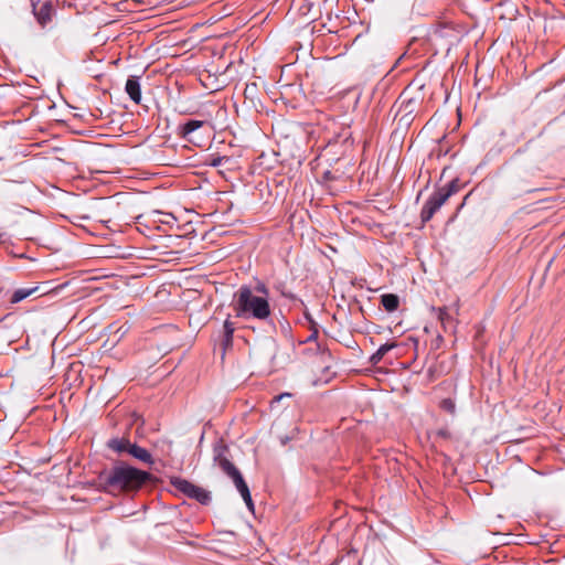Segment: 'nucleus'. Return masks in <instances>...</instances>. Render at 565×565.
Here are the masks:
<instances>
[{"instance_id":"nucleus-26","label":"nucleus","mask_w":565,"mask_h":565,"mask_svg":"<svg viewBox=\"0 0 565 565\" xmlns=\"http://www.w3.org/2000/svg\"><path fill=\"white\" fill-rule=\"evenodd\" d=\"M322 179H323L324 181H333V180H335L337 178H335V175L333 174V172H332V171L327 170V171H324V172H323V174H322Z\"/></svg>"},{"instance_id":"nucleus-19","label":"nucleus","mask_w":565,"mask_h":565,"mask_svg":"<svg viewBox=\"0 0 565 565\" xmlns=\"http://www.w3.org/2000/svg\"><path fill=\"white\" fill-rule=\"evenodd\" d=\"M231 161V158L227 157V156H211L210 159L206 161V164L211 166V167H218V166H222L224 163H227Z\"/></svg>"},{"instance_id":"nucleus-22","label":"nucleus","mask_w":565,"mask_h":565,"mask_svg":"<svg viewBox=\"0 0 565 565\" xmlns=\"http://www.w3.org/2000/svg\"><path fill=\"white\" fill-rule=\"evenodd\" d=\"M275 289L284 297V298H287L289 300H295L296 299V296L291 292V291H288L287 288H286V285L284 282H279L277 285H275Z\"/></svg>"},{"instance_id":"nucleus-14","label":"nucleus","mask_w":565,"mask_h":565,"mask_svg":"<svg viewBox=\"0 0 565 565\" xmlns=\"http://www.w3.org/2000/svg\"><path fill=\"white\" fill-rule=\"evenodd\" d=\"M396 347L395 342H387L382 344L371 356L370 364L377 365L384 358V355Z\"/></svg>"},{"instance_id":"nucleus-5","label":"nucleus","mask_w":565,"mask_h":565,"mask_svg":"<svg viewBox=\"0 0 565 565\" xmlns=\"http://www.w3.org/2000/svg\"><path fill=\"white\" fill-rule=\"evenodd\" d=\"M32 4V13L40 24L41 28H45L49 23L52 22L53 15L55 14V10L52 1L45 0H31Z\"/></svg>"},{"instance_id":"nucleus-8","label":"nucleus","mask_w":565,"mask_h":565,"mask_svg":"<svg viewBox=\"0 0 565 565\" xmlns=\"http://www.w3.org/2000/svg\"><path fill=\"white\" fill-rule=\"evenodd\" d=\"M139 79V76L131 75L127 78L125 85L126 93L135 104H140L141 102V86Z\"/></svg>"},{"instance_id":"nucleus-4","label":"nucleus","mask_w":565,"mask_h":565,"mask_svg":"<svg viewBox=\"0 0 565 565\" xmlns=\"http://www.w3.org/2000/svg\"><path fill=\"white\" fill-rule=\"evenodd\" d=\"M395 105H398L395 119L399 125L408 127L413 122L414 114L418 109V100L414 97H408L406 93H402Z\"/></svg>"},{"instance_id":"nucleus-16","label":"nucleus","mask_w":565,"mask_h":565,"mask_svg":"<svg viewBox=\"0 0 565 565\" xmlns=\"http://www.w3.org/2000/svg\"><path fill=\"white\" fill-rule=\"evenodd\" d=\"M227 477H230L237 491L239 492V494L242 493V491L246 490L248 488L246 481L244 480L241 471L235 467L233 469L230 468V471L225 473Z\"/></svg>"},{"instance_id":"nucleus-24","label":"nucleus","mask_w":565,"mask_h":565,"mask_svg":"<svg viewBox=\"0 0 565 565\" xmlns=\"http://www.w3.org/2000/svg\"><path fill=\"white\" fill-rule=\"evenodd\" d=\"M433 436H434L435 440H437V439H444V440L451 439V433L446 427L439 428V429L435 430L433 433Z\"/></svg>"},{"instance_id":"nucleus-1","label":"nucleus","mask_w":565,"mask_h":565,"mask_svg":"<svg viewBox=\"0 0 565 565\" xmlns=\"http://www.w3.org/2000/svg\"><path fill=\"white\" fill-rule=\"evenodd\" d=\"M150 472L117 461L109 471H102L98 480L108 492H137L148 481L152 480Z\"/></svg>"},{"instance_id":"nucleus-31","label":"nucleus","mask_w":565,"mask_h":565,"mask_svg":"<svg viewBox=\"0 0 565 565\" xmlns=\"http://www.w3.org/2000/svg\"><path fill=\"white\" fill-rule=\"evenodd\" d=\"M247 508L249 511L254 512V502H253V499L246 503Z\"/></svg>"},{"instance_id":"nucleus-32","label":"nucleus","mask_w":565,"mask_h":565,"mask_svg":"<svg viewBox=\"0 0 565 565\" xmlns=\"http://www.w3.org/2000/svg\"><path fill=\"white\" fill-rule=\"evenodd\" d=\"M284 396H290V394L285 393V394H281V395L277 396L276 398H277V399H281Z\"/></svg>"},{"instance_id":"nucleus-6","label":"nucleus","mask_w":565,"mask_h":565,"mask_svg":"<svg viewBox=\"0 0 565 565\" xmlns=\"http://www.w3.org/2000/svg\"><path fill=\"white\" fill-rule=\"evenodd\" d=\"M230 452L228 446L223 439H218L213 445V461L216 463L224 473L230 471L236 466L230 461L227 454Z\"/></svg>"},{"instance_id":"nucleus-30","label":"nucleus","mask_w":565,"mask_h":565,"mask_svg":"<svg viewBox=\"0 0 565 565\" xmlns=\"http://www.w3.org/2000/svg\"><path fill=\"white\" fill-rule=\"evenodd\" d=\"M305 318L308 320L309 324L312 326L313 318L309 312H305Z\"/></svg>"},{"instance_id":"nucleus-23","label":"nucleus","mask_w":565,"mask_h":565,"mask_svg":"<svg viewBox=\"0 0 565 565\" xmlns=\"http://www.w3.org/2000/svg\"><path fill=\"white\" fill-rule=\"evenodd\" d=\"M310 334L309 337L303 341V343L313 342L318 340L319 337V327L316 321H312V326H309Z\"/></svg>"},{"instance_id":"nucleus-15","label":"nucleus","mask_w":565,"mask_h":565,"mask_svg":"<svg viewBox=\"0 0 565 565\" xmlns=\"http://www.w3.org/2000/svg\"><path fill=\"white\" fill-rule=\"evenodd\" d=\"M190 499H193L203 505H209L212 497L210 491L194 484Z\"/></svg>"},{"instance_id":"nucleus-12","label":"nucleus","mask_w":565,"mask_h":565,"mask_svg":"<svg viewBox=\"0 0 565 565\" xmlns=\"http://www.w3.org/2000/svg\"><path fill=\"white\" fill-rule=\"evenodd\" d=\"M170 484L179 492L190 498L194 484L180 477H171Z\"/></svg>"},{"instance_id":"nucleus-13","label":"nucleus","mask_w":565,"mask_h":565,"mask_svg":"<svg viewBox=\"0 0 565 565\" xmlns=\"http://www.w3.org/2000/svg\"><path fill=\"white\" fill-rule=\"evenodd\" d=\"M380 302L387 312H394L399 307V297L396 294H384Z\"/></svg>"},{"instance_id":"nucleus-11","label":"nucleus","mask_w":565,"mask_h":565,"mask_svg":"<svg viewBox=\"0 0 565 565\" xmlns=\"http://www.w3.org/2000/svg\"><path fill=\"white\" fill-rule=\"evenodd\" d=\"M129 456L148 465L153 463L151 454L146 448L140 447L136 443H134L132 447L129 449Z\"/></svg>"},{"instance_id":"nucleus-10","label":"nucleus","mask_w":565,"mask_h":565,"mask_svg":"<svg viewBox=\"0 0 565 565\" xmlns=\"http://www.w3.org/2000/svg\"><path fill=\"white\" fill-rule=\"evenodd\" d=\"M236 330L235 323L231 320V316L226 318V320L223 323V331H222V339H221V345L223 350H227L228 348L233 347V335Z\"/></svg>"},{"instance_id":"nucleus-7","label":"nucleus","mask_w":565,"mask_h":565,"mask_svg":"<svg viewBox=\"0 0 565 565\" xmlns=\"http://www.w3.org/2000/svg\"><path fill=\"white\" fill-rule=\"evenodd\" d=\"M134 443L130 441L129 437H113L107 440L106 447L116 452L118 456H122L124 454L129 455V449L132 447Z\"/></svg>"},{"instance_id":"nucleus-20","label":"nucleus","mask_w":565,"mask_h":565,"mask_svg":"<svg viewBox=\"0 0 565 565\" xmlns=\"http://www.w3.org/2000/svg\"><path fill=\"white\" fill-rule=\"evenodd\" d=\"M254 294L260 296V297H266V299H269V289L268 287L266 286L265 282L263 281H257V284L255 285L254 288H252Z\"/></svg>"},{"instance_id":"nucleus-29","label":"nucleus","mask_w":565,"mask_h":565,"mask_svg":"<svg viewBox=\"0 0 565 565\" xmlns=\"http://www.w3.org/2000/svg\"><path fill=\"white\" fill-rule=\"evenodd\" d=\"M471 193H472V192H469L468 194H466V195H465V198H463V200H462L461 204H460V205L458 206V209H457V212H459V211L463 207V205L466 204L467 200L470 198Z\"/></svg>"},{"instance_id":"nucleus-2","label":"nucleus","mask_w":565,"mask_h":565,"mask_svg":"<svg viewBox=\"0 0 565 565\" xmlns=\"http://www.w3.org/2000/svg\"><path fill=\"white\" fill-rule=\"evenodd\" d=\"M232 308L236 318L268 322L271 318L269 299L254 294L249 285H241L235 291Z\"/></svg>"},{"instance_id":"nucleus-3","label":"nucleus","mask_w":565,"mask_h":565,"mask_svg":"<svg viewBox=\"0 0 565 565\" xmlns=\"http://www.w3.org/2000/svg\"><path fill=\"white\" fill-rule=\"evenodd\" d=\"M460 190L459 179L451 180L445 186L438 188L427 199L420 211L423 224L429 222L435 213L447 202V200Z\"/></svg>"},{"instance_id":"nucleus-27","label":"nucleus","mask_w":565,"mask_h":565,"mask_svg":"<svg viewBox=\"0 0 565 565\" xmlns=\"http://www.w3.org/2000/svg\"><path fill=\"white\" fill-rule=\"evenodd\" d=\"M439 319L443 323H445L446 320L450 319V316L449 313L447 312L446 309H440L439 311Z\"/></svg>"},{"instance_id":"nucleus-25","label":"nucleus","mask_w":565,"mask_h":565,"mask_svg":"<svg viewBox=\"0 0 565 565\" xmlns=\"http://www.w3.org/2000/svg\"><path fill=\"white\" fill-rule=\"evenodd\" d=\"M532 143H533V140H532V139H531V140H529V141H526L522 147H520V148H518V149L515 150V153H514V154H516V156H518V154L525 153L526 151H529V150H530V148H531Z\"/></svg>"},{"instance_id":"nucleus-9","label":"nucleus","mask_w":565,"mask_h":565,"mask_svg":"<svg viewBox=\"0 0 565 565\" xmlns=\"http://www.w3.org/2000/svg\"><path fill=\"white\" fill-rule=\"evenodd\" d=\"M204 125L205 121L203 120L189 119L185 122L179 125V136L188 141H192L191 135Z\"/></svg>"},{"instance_id":"nucleus-28","label":"nucleus","mask_w":565,"mask_h":565,"mask_svg":"<svg viewBox=\"0 0 565 565\" xmlns=\"http://www.w3.org/2000/svg\"><path fill=\"white\" fill-rule=\"evenodd\" d=\"M241 495H242V498H243L245 503H247V502H249L252 500L249 488H247L246 490L242 491Z\"/></svg>"},{"instance_id":"nucleus-18","label":"nucleus","mask_w":565,"mask_h":565,"mask_svg":"<svg viewBox=\"0 0 565 565\" xmlns=\"http://www.w3.org/2000/svg\"><path fill=\"white\" fill-rule=\"evenodd\" d=\"M456 31V28L452 23H439L434 33L440 38H447V36H451V33H454Z\"/></svg>"},{"instance_id":"nucleus-21","label":"nucleus","mask_w":565,"mask_h":565,"mask_svg":"<svg viewBox=\"0 0 565 565\" xmlns=\"http://www.w3.org/2000/svg\"><path fill=\"white\" fill-rule=\"evenodd\" d=\"M440 408L451 415L456 413V403L451 398H444L440 404Z\"/></svg>"},{"instance_id":"nucleus-17","label":"nucleus","mask_w":565,"mask_h":565,"mask_svg":"<svg viewBox=\"0 0 565 565\" xmlns=\"http://www.w3.org/2000/svg\"><path fill=\"white\" fill-rule=\"evenodd\" d=\"M38 289H39L38 287L19 288L17 290H14V292L12 294V296L10 298V302L18 303V302L24 300L25 298H28L29 296H31L32 294H34Z\"/></svg>"}]
</instances>
